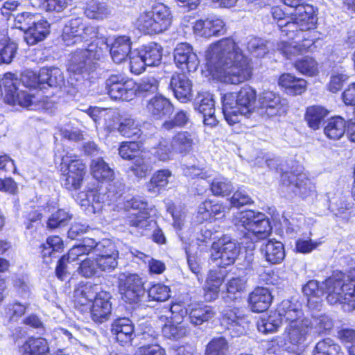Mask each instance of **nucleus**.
I'll use <instances>...</instances> for the list:
<instances>
[{
	"mask_svg": "<svg viewBox=\"0 0 355 355\" xmlns=\"http://www.w3.org/2000/svg\"><path fill=\"white\" fill-rule=\"evenodd\" d=\"M223 322L232 337H239L247 334L249 320L243 311L239 308H227L223 313Z\"/></svg>",
	"mask_w": 355,
	"mask_h": 355,
	"instance_id": "dca6fc26",
	"label": "nucleus"
},
{
	"mask_svg": "<svg viewBox=\"0 0 355 355\" xmlns=\"http://www.w3.org/2000/svg\"><path fill=\"white\" fill-rule=\"evenodd\" d=\"M311 354L312 355H345L340 345L329 338L318 341Z\"/></svg>",
	"mask_w": 355,
	"mask_h": 355,
	"instance_id": "a19ab883",
	"label": "nucleus"
},
{
	"mask_svg": "<svg viewBox=\"0 0 355 355\" xmlns=\"http://www.w3.org/2000/svg\"><path fill=\"white\" fill-rule=\"evenodd\" d=\"M49 22L40 15L36 18L34 25H31L24 35V40L28 45H34L43 40L49 33Z\"/></svg>",
	"mask_w": 355,
	"mask_h": 355,
	"instance_id": "bb28decb",
	"label": "nucleus"
},
{
	"mask_svg": "<svg viewBox=\"0 0 355 355\" xmlns=\"http://www.w3.org/2000/svg\"><path fill=\"white\" fill-rule=\"evenodd\" d=\"M81 206L92 207L94 213L101 210L104 203V196L97 190H88L80 193Z\"/></svg>",
	"mask_w": 355,
	"mask_h": 355,
	"instance_id": "de8ad7c7",
	"label": "nucleus"
},
{
	"mask_svg": "<svg viewBox=\"0 0 355 355\" xmlns=\"http://www.w3.org/2000/svg\"><path fill=\"white\" fill-rule=\"evenodd\" d=\"M147 66H158L162 58V48L157 43H150L139 50Z\"/></svg>",
	"mask_w": 355,
	"mask_h": 355,
	"instance_id": "79ce46f5",
	"label": "nucleus"
},
{
	"mask_svg": "<svg viewBox=\"0 0 355 355\" xmlns=\"http://www.w3.org/2000/svg\"><path fill=\"white\" fill-rule=\"evenodd\" d=\"M139 145L136 142H123L119 148V153L124 159L132 160L141 153H139Z\"/></svg>",
	"mask_w": 355,
	"mask_h": 355,
	"instance_id": "338daca9",
	"label": "nucleus"
},
{
	"mask_svg": "<svg viewBox=\"0 0 355 355\" xmlns=\"http://www.w3.org/2000/svg\"><path fill=\"white\" fill-rule=\"evenodd\" d=\"M279 85L285 89V92L291 96L303 94L307 87V82L288 73H283L278 80Z\"/></svg>",
	"mask_w": 355,
	"mask_h": 355,
	"instance_id": "a878e982",
	"label": "nucleus"
},
{
	"mask_svg": "<svg viewBox=\"0 0 355 355\" xmlns=\"http://www.w3.org/2000/svg\"><path fill=\"white\" fill-rule=\"evenodd\" d=\"M187 311L179 304H173L167 311V314L159 316V320L165 322L162 327V334L169 339H179L185 336L188 332L187 323L183 317Z\"/></svg>",
	"mask_w": 355,
	"mask_h": 355,
	"instance_id": "9d476101",
	"label": "nucleus"
},
{
	"mask_svg": "<svg viewBox=\"0 0 355 355\" xmlns=\"http://www.w3.org/2000/svg\"><path fill=\"white\" fill-rule=\"evenodd\" d=\"M96 42L98 45L104 46L105 48L110 46V55L112 60L117 64H120L125 60L128 55H130L131 51V41L128 36H119L114 40L108 44L104 39H96Z\"/></svg>",
	"mask_w": 355,
	"mask_h": 355,
	"instance_id": "6ab92c4d",
	"label": "nucleus"
},
{
	"mask_svg": "<svg viewBox=\"0 0 355 355\" xmlns=\"http://www.w3.org/2000/svg\"><path fill=\"white\" fill-rule=\"evenodd\" d=\"M107 128L110 131L117 129L123 136L128 138L138 139L141 135L139 123L131 118L123 119L117 127L115 123L107 124Z\"/></svg>",
	"mask_w": 355,
	"mask_h": 355,
	"instance_id": "72a5a7b5",
	"label": "nucleus"
},
{
	"mask_svg": "<svg viewBox=\"0 0 355 355\" xmlns=\"http://www.w3.org/2000/svg\"><path fill=\"white\" fill-rule=\"evenodd\" d=\"M111 295L106 291H99L94 298L91 315L92 320L98 323H102L109 319L112 311Z\"/></svg>",
	"mask_w": 355,
	"mask_h": 355,
	"instance_id": "412c9836",
	"label": "nucleus"
},
{
	"mask_svg": "<svg viewBox=\"0 0 355 355\" xmlns=\"http://www.w3.org/2000/svg\"><path fill=\"white\" fill-rule=\"evenodd\" d=\"M295 67L301 73L309 76H313L318 73L317 62L313 58L308 56L296 61Z\"/></svg>",
	"mask_w": 355,
	"mask_h": 355,
	"instance_id": "864d4df0",
	"label": "nucleus"
},
{
	"mask_svg": "<svg viewBox=\"0 0 355 355\" xmlns=\"http://www.w3.org/2000/svg\"><path fill=\"white\" fill-rule=\"evenodd\" d=\"M323 284L324 282L320 284L315 280H310L302 287V292L307 297L309 307L318 306L320 297L326 293L325 285Z\"/></svg>",
	"mask_w": 355,
	"mask_h": 355,
	"instance_id": "2f4dec72",
	"label": "nucleus"
},
{
	"mask_svg": "<svg viewBox=\"0 0 355 355\" xmlns=\"http://www.w3.org/2000/svg\"><path fill=\"white\" fill-rule=\"evenodd\" d=\"M272 300V297L268 288L257 287L249 295V306L253 312H263L269 308Z\"/></svg>",
	"mask_w": 355,
	"mask_h": 355,
	"instance_id": "b1692460",
	"label": "nucleus"
},
{
	"mask_svg": "<svg viewBox=\"0 0 355 355\" xmlns=\"http://www.w3.org/2000/svg\"><path fill=\"white\" fill-rule=\"evenodd\" d=\"M261 252L266 260L271 264L281 263L285 257L283 244L276 240H268L261 247Z\"/></svg>",
	"mask_w": 355,
	"mask_h": 355,
	"instance_id": "cd10ccee",
	"label": "nucleus"
},
{
	"mask_svg": "<svg viewBox=\"0 0 355 355\" xmlns=\"http://www.w3.org/2000/svg\"><path fill=\"white\" fill-rule=\"evenodd\" d=\"M17 44L9 39L0 40V64H10L17 53Z\"/></svg>",
	"mask_w": 355,
	"mask_h": 355,
	"instance_id": "603ef678",
	"label": "nucleus"
},
{
	"mask_svg": "<svg viewBox=\"0 0 355 355\" xmlns=\"http://www.w3.org/2000/svg\"><path fill=\"white\" fill-rule=\"evenodd\" d=\"M214 311L211 306L197 304L193 306L189 313L190 321L194 325H200L213 318Z\"/></svg>",
	"mask_w": 355,
	"mask_h": 355,
	"instance_id": "49530a36",
	"label": "nucleus"
},
{
	"mask_svg": "<svg viewBox=\"0 0 355 355\" xmlns=\"http://www.w3.org/2000/svg\"><path fill=\"white\" fill-rule=\"evenodd\" d=\"M106 89L111 98L130 101L136 95L137 84L122 76L112 75L106 80Z\"/></svg>",
	"mask_w": 355,
	"mask_h": 355,
	"instance_id": "ddd939ff",
	"label": "nucleus"
},
{
	"mask_svg": "<svg viewBox=\"0 0 355 355\" xmlns=\"http://www.w3.org/2000/svg\"><path fill=\"white\" fill-rule=\"evenodd\" d=\"M40 80L50 87H60L64 81L62 72L57 67H43L40 69Z\"/></svg>",
	"mask_w": 355,
	"mask_h": 355,
	"instance_id": "c03bdc74",
	"label": "nucleus"
},
{
	"mask_svg": "<svg viewBox=\"0 0 355 355\" xmlns=\"http://www.w3.org/2000/svg\"><path fill=\"white\" fill-rule=\"evenodd\" d=\"M85 14L90 19H103L110 14V10L105 3L91 0L87 3Z\"/></svg>",
	"mask_w": 355,
	"mask_h": 355,
	"instance_id": "09e8293b",
	"label": "nucleus"
},
{
	"mask_svg": "<svg viewBox=\"0 0 355 355\" xmlns=\"http://www.w3.org/2000/svg\"><path fill=\"white\" fill-rule=\"evenodd\" d=\"M312 329L310 320L295 324L287 325L284 330V339L293 345H300L306 340Z\"/></svg>",
	"mask_w": 355,
	"mask_h": 355,
	"instance_id": "5701e85b",
	"label": "nucleus"
},
{
	"mask_svg": "<svg viewBox=\"0 0 355 355\" xmlns=\"http://www.w3.org/2000/svg\"><path fill=\"white\" fill-rule=\"evenodd\" d=\"M83 26V20L80 18L71 19L65 25L62 32V40L67 46L80 43V35Z\"/></svg>",
	"mask_w": 355,
	"mask_h": 355,
	"instance_id": "e433bc0d",
	"label": "nucleus"
},
{
	"mask_svg": "<svg viewBox=\"0 0 355 355\" xmlns=\"http://www.w3.org/2000/svg\"><path fill=\"white\" fill-rule=\"evenodd\" d=\"M346 122L339 116L333 117L329 120L324 128V135L330 139L338 140L346 132Z\"/></svg>",
	"mask_w": 355,
	"mask_h": 355,
	"instance_id": "37998d69",
	"label": "nucleus"
},
{
	"mask_svg": "<svg viewBox=\"0 0 355 355\" xmlns=\"http://www.w3.org/2000/svg\"><path fill=\"white\" fill-rule=\"evenodd\" d=\"M119 290L123 299L131 304L139 302L145 294L142 279L136 274L121 273L119 277Z\"/></svg>",
	"mask_w": 355,
	"mask_h": 355,
	"instance_id": "4468645a",
	"label": "nucleus"
},
{
	"mask_svg": "<svg viewBox=\"0 0 355 355\" xmlns=\"http://www.w3.org/2000/svg\"><path fill=\"white\" fill-rule=\"evenodd\" d=\"M5 101L10 105H19L29 107L33 104L35 96L28 93L24 88H35L42 85L40 80V71L38 73L31 70L25 71L20 80L11 73H7L3 78Z\"/></svg>",
	"mask_w": 355,
	"mask_h": 355,
	"instance_id": "f03ea898",
	"label": "nucleus"
},
{
	"mask_svg": "<svg viewBox=\"0 0 355 355\" xmlns=\"http://www.w3.org/2000/svg\"><path fill=\"white\" fill-rule=\"evenodd\" d=\"M206 59L209 69L225 83L239 85L252 76L250 60L231 37L211 45L206 53Z\"/></svg>",
	"mask_w": 355,
	"mask_h": 355,
	"instance_id": "f257e3e1",
	"label": "nucleus"
},
{
	"mask_svg": "<svg viewBox=\"0 0 355 355\" xmlns=\"http://www.w3.org/2000/svg\"><path fill=\"white\" fill-rule=\"evenodd\" d=\"M289 19L291 21H286L282 33L293 38L294 35H304L306 31L313 28L317 19L312 6L301 4L294 8Z\"/></svg>",
	"mask_w": 355,
	"mask_h": 355,
	"instance_id": "1a4fd4ad",
	"label": "nucleus"
},
{
	"mask_svg": "<svg viewBox=\"0 0 355 355\" xmlns=\"http://www.w3.org/2000/svg\"><path fill=\"white\" fill-rule=\"evenodd\" d=\"M172 105L163 96H155L148 101L146 111L155 119H159L172 112Z\"/></svg>",
	"mask_w": 355,
	"mask_h": 355,
	"instance_id": "f704fd0d",
	"label": "nucleus"
},
{
	"mask_svg": "<svg viewBox=\"0 0 355 355\" xmlns=\"http://www.w3.org/2000/svg\"><path fill=\"white\" fill-rule=\"evenodd\" d=\"M60 171L61 173L73 176L80 175V178H83L86 173L85 165L83 161L71 152H67L62 157Z\"/></svg>",
	"mask_w": 355,
	"mask_h": 355,
	"instance_id": "393cba45",
	"label": "nucleus"
},
{
	"mask_svg": "<svg viewBox=\"0 0 355 355\" xmlns=\"http://www.w3.org/2000/svg\"><path fill=\"white\" fill-rule=\"evenodd\" d=\"M290 38L289 36H288ZM293 41H282L278 44V50L288 59H292L298 55L303 54L314 44V38L311 33L304 35H294Z\"/></svg>",
	"mask_w": 355,
	"mask_h": 355,
	"instance_id": "2eb2a0df",
	"label": "nucleus"
},
{
	"mask_svg": "<svg viewBox=\"0 0 355 355\" xmlns=\"http://www.w3.org/2000/svg\"><path fill=\"white\" fill-rule=\"evenodd\" d=\"M281 324V318L276 312L267 317H261L257 321V326L259 332L268 334L276 331Z\"/></svg>",
	"mask_w": 355,
	"mask_h": 355,
	"instance_id": "3c124183",
	"label": "nucleus"
},
{
	"mask_svg": "<svg viewBox=\"0 0 355 355\" xmlns=\"http://www.w3.org/2000/svg\"><path fill=\"white\" fill-rule=\"evenodd\" d=\"M172 173L168 169L158 170L153 175L146 184L148 191L153 194L159 193L168 185Z\"/></svg>",
	"mask_w": 355,
	"mask_h": 355,
	"instance_id": "ea45409f",
	"label": "nucleus"
},
{
	"mask_svg": "<svg viewBox=\"0 0 355 355\" xmlns=\"http://www.w3.org/2000/svg\"><path fill=\"white\" fill-rule=\"evenodd\" d=\"M193 144V137L190 132L180 131L173 137L171 147L175 153L186 155L192 150Z\"/></svg>",
	"mask_w": 355,
	"mask_h": 355,
	"instance_id": "c9c22d12",
	"label": "nucleus"
},
{
	"mask_svg": "<svg viewBox=\"0 0 355 355\" xmlns=\"http://www.w3.org/2000/svg\"><path fill=\"white\" fill-rule=\"evenodd\" d=\"M197 109L203 116V122L206 125L214 126L217 123L215 116V106L213 97L207 94L202 96L198 103Z\"/></svg>",
	"mask_w": 355,
	"mask_h": 355,
	"instance_id": "473e14b6",
	"label": "nucleus"
},
{
	"mask_svg": "<svg viewBox=\"0 0 355 355\" xmlns=\"http://www.w3.org/2000/svg\"><path fill=\"white\" fill-rule=\"evenodd\" d=\"M27 306L18 302L8 303L4 307L3 316L8 321H17L24 315Z\"/></svg>",
	"mask_w": 355,
	"mask_h": 355,
	"instance_id": "5fc2aeb1",
	"label": "nucleus"
},
{
	"mask_svg": "<svg viewBox=\"0 0 355 355\" xmlns=\"http://www.w3.org/2000/svg\"><path fill=\"white\" fill-rule=\"evenodd\" d=\"M103 55V47L96 40L87 49H78L71 55L69 71L74 74H88L96 68V61Z\"/></svg>",
	"mask_w": 355,
	"mask_h": 355,
	"instance_id": "6e6552de",
	"label": "nucleus"
},
{
	"mask_svg": "<svg viewBox=\"0 0 355 355\" xmlns=\"http://www.w3.org/2000/svg\"><path fill=\"white\" fill-rule=\"evenodd\" d=\"M37 17V15H34L31 12H21L17 15L15 18V26L17 28L24 31L25 35L28 28H30V26L34 25Z\"/></svg>",
	"mask_w": 355,
	"mask_h": 355,
	"instance_id": "69168bd1",
	"label": "nucleus"
},
{
	"mask_svg": "<svg viewBox=\"0 0 355 355\" xmlns=\"http://www.w3.org/2000/svg\"><path fill=\"white\" fill-rule=\"evenodd\" d=\"M78 272L85 277H92L99 275L100 271L96 258H87L82 261L78 268Z\"/></svg>",
	"mask_w": 355,
	"mask_h": 355,
	"instance_id": "680f3d73",
	"label": "nucleus"
},
{
	"mask_svg": "<svg viewBox=\"0 0 355 355\" xmlns=\"http://www.w3.org/2000/svg\"><path fill=\"white\" fill-rule=\"evenodd\" d=\"M71 218V215L65 209H60L51 214L48 220V227L51 229L64 225Z\"/></svg>",
	"mask_w": 355,
	"mask_h": 355,
	"instance_id": "774afa93",
	"label": "nucleus"
},
{
	"mask_svg": "<svg viewBox=\"0 0 355 355\" xmlns=\"http://www.w3.org/2000/svg\"><path fill=\"white\" fill-rule=\"evenodd\" d=\"M149 300L165 302L171 297V289L162 284L152 286L148 291Z\"/></svg>",
	"mask_w": 355,
	"mask_h": 355,
	"instance_id": "6e6d98bb",
	"label": "nucleus"
},
{
	"mask_svg": "<svg viewBox=\"0 0 355 355\" xmlns=\"http://www.w3.org/2000/svg\"><path fill=\"white\" fill-rule=\"evenodd\" d=\"M129 58L130 71L135 75L141 74L147 66L141 52L137 50L132 51Z\"/></svg>",
	"mask_w": 355,
	"mask_h": 355,
	"instance_id": "e2e57ef3",
	"label": "nucleus"
},
{
	"mask_svg": "<svg viewBox=\"0 0 355 355\" xmlns=\"http://www.w3.org/2000/svg\"><path fill=\"white\" fill-rule=\"evenodd\" d=\"M112 332L116 336L117 341L126 343L132 338L134 327L128 318H119L112 323Z\"/></svg>",
	"mask_w": 355,
	"mask_h": 355,
	"instance_id": "c756f323",
	"label": "nucleus"
},
{
	"mask_svg": "<svg viewBox=\"0 0 355 355\" xmlns=\"http://www.w3.org/2000/svg\"><path fill=\"white\" fill-rule=\"evenodd\" d=\"M97 284H86L79 286L74 291V301L76 304L85 306L92 302L99 293Z\"/></svg>",
	"mask_w": 355,
	"mask_h": 355,
	"instance_id": "58836bf2",
	"label": "nucleus"
},
{
	"mask_svg": "<svg viewBox=\"0 0 355 355\" xmlns=\"http://www.w3.org/2000/svg\"><path fill=\"white\" fill-rule=\"evenodd\" d=\"M257 95L250 86L243 87L237 94L227 93L221 98L222 110L227 123L233 125L241 121L243 115L252 112Z\"/></svg>",
	"mask_w": 355,
	"mask_h": 355,
	"instance_id": "20e7f679",
	"label": "nucleus"
},
{
	"mask_svg": "<svg viewBox=\"0 0 355 355\" xmlns=\"http://www.w3.org/2000/svg\"><path fill=\"white\" fill-rule=\"evenodd\" d=\"M232 189L233 185L231 182L223 177L215 178L211 184V190L214 196H227Z\"/></svg>",
	"mask_w": 355,
	"mask_h": 355,
	"instance_id": "4d7b16f0",
	"label": "nucleus"
},
{
	"mask_svg": "<svg viewBox=\"0 0 355 355\" xmlns=\"http://www.w3.org/2000/svg\"><path fill=\"white\" fill-rule=\"evenodd\" d=\"M90 253L95 254L100 272H112L118 266L119 252L110 240L96 242L93 239H85L69 250V257L78 259L80 256Z\"/></svg>",
	"mask_w": 355,
	"mask_h": 355,
	"instance_id": "7ed1b4c3",
	"label": "nucleus"
},
{
	"mask_svg": "<svg viewBox=\"0 0 355 355\" xmlns=\"http://www.w3.org/2000/svg\"><path fill=\"white\" fill-rule=\"evenodd\" d=\"M173 22L170 8L164 3L153 5L150 10L141 13L137 20L138 29L145 34L155 35L167 31Z\"/></svg>",
	"mask_w": 355,
	"mask_h": 355,
	"instance_id": "0eeeda50",
	"label": "nucleus"
},
{
	"mask_svg": "<svg viewBox=\"0 0 355 355\" xmlns=\"http://www.w3.org/2000/svg\"><path fill=\"white\" fill-rule=\"evenodd\" d=\"M125 209L129 212L127 223L138 230L154 227L156 222L149 218L147 203L137 198H132L125 203Z\"/></svg>",
	"mask_w": 355,
	"mask_h": 355,
	"instance_id": "f8f14e48",
	"label": "nucleus"
},
{
	"mask_svg": "<svg viewBox=\"0 0 355 355\" xmlns=\"http://www.w3.org/2000/svg\"><path fill=\"white\" fill-rule=\"evenodd\" d=\"M169 85L175 98L181 103H186L191 100L192 83L184 73L173 75Z\"/></svg>",
	"mask_w": 355,
	"mask_h": 355,
	"instance_id": "4be33fe9",
	"label": "nucleus"
},
{
	"mask_svg": "<svg viewBox=\"0 0 355 355\" xmlns=\"http://www.w3.org/2000/svg\"><path fill=\"white\" fill-rule=\"evenodd\" d=\"M132 161V165L130 166L129 170L139 178L146 177L153 170L150 158L144 154L139 155Z\"/></svg>",
	"mask_w": 355,
	"mask_h": 355,
	"instance_id": "a18cd8bd",
	"label": "nucleus"
},
{
	"mask_svg": "<svg viewBox=\"0 0 355 355\" xmlns=\"http://www.w3.org/2000/svg\"><path fill=\"white\" fill-rule=\"evenodd\" d=\"M239 243L225 235L211 246V259L220 268H225L234 263L240 252Z\"/></svg>",
	"mask_w": 355,
	"mask_h": 355,
	"instance_id": "9b49d317",
	"label": "nucleus"
},
{
	"mask_svg": "<svg viewBox=\"0 0 355 355\" xmlns=\"http://www.w3.org/2000/svg\"><path fill=\"white\" fill-rule=\"evenodd\" d=\"M90 168L91 173L96 180L110 182L114 180V171L102 158L93 159Z\"/></svg>",
	"mask_w": 355,
	"mask_h": 355,
	"instance_id": "4c0bfd02",
	"label": "nucleus"
},
{
	"mask_svg": "<svg viewBox=\"0 0 355 355\" xmlns=\"http://www.w3.org/2000/svg\"><path fill=\"white\" fill-rule=\"evenodd\" d=\"M224 278L225 275L220 270L209 271L205 288V298L207 300L211 301L218 297Z\"/></svg>",
	"mask_w": 355,
	"mask_h": 355,
	"instance_id": "c85d7f7f",
	"label": "nucleus"
},
{
	"mask_svg": "<svg viewBox=\"0 0 355 355\" xmlns=\"http://www.w3.org/2000/svg\"><path fill=\"white\" fill-rule=\"evenodd\" d=\"M278 316L281 318V322L284 321L287 325L295 324L309 320L304 316V313L300 304L293 303L289 300H283L276 310Z\"/></svg>",
	"mask_w": 355,
	"mask_h": 355,
	"instance_id": "aec40b11",
	"label": "nucleus"
},
{
	"mask_svg": "<svg viewBox=\"0 0 355 355\" xmlns=\"http://www.w3.org/2000/svg\"><path fill=\"white\" fill-rule=\"evenodd\" d=\"M259 102L261 113L268 116L284 114L288 109L286 100L271 91L263 92L259 96Z\"/></svg>",
	"mask_w": 355,
	"mask_h": 355,
	"instance_id": "f3484780",
	"label": "nucleus"
},
{
	"mask_svg": "<svg viewBox=\"0 0 355 355\" xmlns=\"http://www.w3.org/2000/svg\"><path fill=\"white\" fill-rule=\"evenodd\" d=\"M174 61L183 71H195L199 65V60L193 47L188 43L178 44L174 50Z\"/></svg>",
	"mask_w": 355,
	"mask_h": 355,
	"instance_id": "a211bd4d",
	"label": "nucleus"
},
{
	"mask_svg": "<svg viewBox=\"0 0 355 355\" xmlns=\"http://www.w3.org/2000/svg\"><path fill=\"white\" fill-rule=\"evenodd\" d=\"M235 225L243 234V237L249 239L252 243L267 238L271 227L265 214L252 210L239 213L234 219Z\"/></svg>",
	"mask_w": 355,
	"mask_h": 355,
	"instance_id": "423d86ee",
	"label": "nucleus"
},
{
	"mask_svg": "<svg viewBox=\"0 0 355 355\" xmlns=\"http://www.w3.org/2000/svg\"><path fill=\"white\" fill-rule=\"evenodd\" d=\"M228 343L227 340L219 337L212 339L207 345L205 355H227Z\"/></svg>",
	"mask_w": 355,
	"mask_h": 355,
	"instance_id": "13d9d810",
	"label": "nucleus"
},
{
	"mask_svg": "<svg viewBox=\"0 0 355 355\" xmlns=\"http://www.w3.org/2000/svg\"><path fill=\"white\" fill-rule=\"evenodd\" d=\"M268 42L259 38H250L247 43L248 51L255 57H263L268 52Z\"/></svg>",
	"mask_w": 355,
	"mask_h": 355,
	"instance_id": "bf43d9fd",
	"label": "nucleus"
},
{
	"mask_svg": "<svg viewBox=\"0 0 355 355\" xmlns=\"http://www.w3.org/2000/svg\"><path fill=\"white\" fill-rule=\"evenodd\" d=\"M327 114L328 111L324 107L313 105L307 108L306 119L311 128L318 130Z\"/></svg>",
	"mask_w": 355,
	"mask_h": 355,
	"instance_id": "8fccbe9b",
	"label": "nucleus"
},
{
	"mask_svg": "<svg viewBox=\"0 0 355 355\" xmlns=\"http://www.w3.org/2000/svg\"><path fill=\"white\" fill-rule=\"evenodd\" d=\"M245 281L240 277H233L226 284L227 297L230 299H236L237 294H241L245 291Z\"/></svg>",
	"mask_w": 355,
	"mask_h": 355,
	"instance_id": "0e129e2a",
	"label": "nucleus"
},
{
	"mask_svg": "<svg viewBox=\"0 0 355 355\" xmlns=\"http://www.w3.org/2000/svg\"><path fill=\"white\" fill-rule=\"evenodd\" d=\"M172 151L171 147L168 146L167 141L162 138L158 144L152 148L151 154L158 160L166 162L171 159Z\"/></svg>",
	"mask_w": 355,
	"mask_h": 355,
	"instance_id": "052dcab7",
	"label": "nucleus"
},
{
	"mask_svg": "<svg viewBox=\"0 0 355 355\" xmlns=\"http://www.w3.org/2000/svg\"><path fill=\"white\" fill-rule=\"evenodd\" d=\"M323 284L329 304H341L348 311L355 309V283L351 282L346 274L336 272L327 279Z\"/></svg>",
	"mask_w": 355,
	"mask_h": 355,
	"instance_id": "39448f33",
	"label": "nucleus"
},
{
	"mask_svg": "<svg viewBox=\"0 0 355 355\" xmlns=\"http://www.w3.org/2000/svg\"><path fill=\"white\" fill-rule=\"evenodd\" d=\"M21 355H47L49 347L42 338H30L19 348Z\"/></svg>",
	"mask_w": 355,
	"mask_h": 355,
	"instance_id": "7c9ffc66",
	"label": "nucleus"
}]
</instances>
